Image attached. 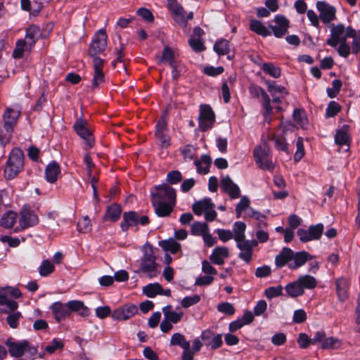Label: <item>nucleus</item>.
I'll list each match as a JSON object with an SVG mask.
<instances>
[{
    "label": "nucleus",
    "instance_id": "nucleus-1",
    "mask_svg": "<svg viewBox=\"0 0 360 360\" xmlns=\"http://www.w3.org/2000/svg\"><path fill=\"white\" fill-rule=\"evenodd\" d=\"M151 196L155 214L160 217L169 216L176 203L175 190L167 184L159 185L151 191Z\"/></svg>",
    "mask_w": 360,
    "mask_h": 360
},
{
    "label": "nucleus",
    "instance_id": "nucleus-2",
    "mask_svg": "<svg viewBox=\"0 0 360 360\" xmlns=\"http://www.w3.org/2000/svg\"><path fill=\"white\" fill-rule=\"evenodd\" d=\"M330 34L327 39L326 43L331 47H337L338 54L344 58H347L351 53V47L347 39L349 38L350 30H354L351 26L345 27L344 25L340 23L338 25L332 24L330 27Z\"/></svg>",
    "mask_w": 360,
    "mask_h": 360
},
{
    "label": "nucleus",
    "instance_id": "nucleus-3",
    "mask_svg": "<svg viewBox=\"0 0 360 360\" xmlns=\"http://www.w3.org/2000/svg\"><path fill=\"white\" fill-rule=\"evenodd\" d=\"M143 255L141 258L139 271L148 278L157 277L160 273L159 264L156 262L154 250L148 243L142 246Z\"/></svg>",
    "mask_w": 360,
    "mask_h": 360
},
{
    "label": "nucleus",
    "instance_id": "nucleus-4",
    "mask_svg": "<svg viewBox=\"0 0 360 360\" xmlns=\"http://www.w3.org/2000/svg\"><path fill=\"white\" fill-rule=\"evenodd\" d=\"M20 110L18 108H7L3 114V126L0 129V143L2 146L7 144L20 115Z\"/></svg>",
    "mask_w": 360,
    "mask_h": 360
},
{
    "label": "nucleus",
    "instance_id": "nucleus-5",
    "mask_svg": "<svg viewBox=\"0 0 360 360\" xmlns=\"http://www.w3.org/2000/svg\"><path fill=\"white\" fill-rule=\"evenodd\" d=\"M24 154L19 148H14L10 153L6 164L4 176L7 179H14L23 169Z\"/></svg>",
    "mask_w": 360,
    "mask_h": 360
},
{
    "label": "nucleus",
    "instance_id": "nucleus-6",
    "mask_svg": "<svg viewBox=\"0 0 360 360\" xmlns=\"http://www.w3.org/2000/svg\"><path fill=\"white\" fill-rule=\"evenodd\" d=\"M253 156L256 164L261 169L271 170L274 168V164L272 161L270 148L266 143H262L257 146L253 150Z\"/></svg>",
    "mask_w": 360,
    "mask_h": 360
},
{
    "label": "nucleus",
    "instance_id": "nucleus-7",
    "mask_svg": "<svg viewBox=\"0 0 360 360\" xmlns=\"http://www.w3.org/2000/svg\"><path fill=\"white\" fill-rule=\"evenodd\" d=\"M9 296L18 298L21 296V292L19 289L11 287L0 290V306L3 307L1 309L3 313L16 310L18 307V302L11 300Z\"/></svg>",
    "mask_w": 360,
    "mask_h": 360
},
{
    "label": "nucleus",
    "instance_id": "nucleus-8",
    "mask_svg": "<svg viewBox=\"0 0 360 360\" xmlns=\"http://www.w3.org/2000/svg\"><path fill=\"white\" fill-rule=\"evenodd\" d=\"M6 345L8 347L10 355L15 358L21 357L26 352L31 354L37 353V348L32 347L26 340L14 341L13 338H8L6 341Z\"/></svg>",
    "mask_w": 360,
    "mask_h": 360
},
{
    "label": "nucleus",
    "instance_id": "nucleus-9",
    "mask_svg": "<svg viewBox=\"0 0 360 360\" xmlns=\"http://www.w3.org/2000/svg\"><path fill=\"white\" fill-rule=\"evenodd\" d=\"M214 207L215 205L212 202V200L210 198H205L194 202L192 210L198 216H201L204 213L205 220L207 221H212L215 220L217 216Z\"/></svg>",
    "mask_w": 360,
    "mask_h": 360
},
{
    "label": "nucleus",
    "instance_id": "nucleus-10",
    "mask_svg": "<svg viewBox=\"0 0 360 360\" xmlns=\"http://www.w3.org/2000/svg\"><path fill=\"white\" fill-rule=\"evenodd\" d=\"M167 8L174 20L181 26L186 27L188 20L193 18V13L191 11L187 14L176 0H167Z\"/></svg>",
    "mask_w": 360,
    "mask_h": 360
},
{
    "label": "nucleus",
    "instance_id": "nucleus-11",
    "mask_svg": "<svg viewBox=\"0 0 360 360\" xmlns=\"http://www.w3.org/2000/svg\"><path fill=\"white\" fill-rule=\"evenodd\" d=\"M150 222L149 218L146 215L139 216L134 211L127 212L123 214V219L120 223L121 229L127 231L129 227L136 226L138 224L146 226Z\"/></svg>",
    "mask_w": 360,
    "mask_h": 360
},
{
    "label": "nucleus",
    "instance_id": "nucleus-12",
    "mask_svg": "<svg viewBox=\"0 0 360 360\" xmlns=\"http://www.w3.org/2000/svg\"><path fill=\"white\" fill-rule=\"evenodd\" d=\"M108 35L104 29H100L94 36L89 49V54L94 56L101 53L107 46Z\"/></svg>",
    "mask_w": 360,
    "mask_h": 360
},
{
    "label": "nucleus",
    "instance_id": "nucleus-13",
    "mask_svg": "<svg viewBox=\"0 0 360 360\" xmlns=\"http://www.w3.org/2000/svg\"><path fill=\"white\" fill-rule=\"evenodd\" d=\"M73 128L77 134L84 141L88 148H90L94 146L95 140L86 120L82 117L78 118L74 123Z\"/></svg>",
    "mask_w": 360,
    "mask_h": 360
},
{
    "label": "nucleus",
    "instance_id": "nucleus-14",
    "mask_svg": "<svg viewBox=\"0 0 360 360\" xmlns=\"http://www.w3.org/2000/svg\"><path fill=\"white\" fill-rule=\"evenodd\" d=\"M323 228L322 224H317L310 226L308 229H299L297 234L300 240L302 243L319 240L323 234Z\"/></svg>",
    "mask_w": 360,
    "mask_h": 360
},
{
    "label": "nucleus",
    "instance_id": "nucleus-15",
    "mask_svg": "<svg viewBox=\"0 0 360 360\" xmlns=\"http://www.w3.org/2000/svg\"><path fill=\"white\" fill-rule=\"evenodd\" d=\"M215 121L214 113L209 105L200 106L198 117L199 128L201 131H207L212 127Z\"/></svg>",
    "mask_w": 360,
    "mask_h": 360
},
{
    "label": "nucleus",
    "instance_id": "nucleus-16",
    "mask_svg": "<svg viewBox=\"0 0 360 360\" xmlns=\"http://www.w3.org/2000/svg\"><path fill=\"white\" fill-rule=\"evenodd\" d=\"M39 223L37 215L29 208H24L20 214L19 226L15 228V233L34 226Z\"/></svg>",
    "mask_w": 360,
    "mask_h": 360
},
{
    "label": "nucleus",
    "instance_id": "nucleus-17",
    "mask_svg": "<svg viewBox=\"0 0 360 360\" xmlns=\"http://www.w3.org/2000/svg\"><path fill=\"white\" fill-rule=\"evenodd\" d=\"M200 339L204 345L212 350L217 349L223 345L222 334L216 333L210 329L202 330L200 334Z\"/></svg>",
    "mask_w": 360,
    "mask_h": 360
},
{
    "label": "nucleus",
    "instance_id": "nucleus-18",
    "mask_svg": "<svg viewBox=\"0 0 360 360\" xmlns=\"http://www.w3.org/2000/svg\"><path fill=\"white\" fill-rule=\"evenodd\" d=\"M250 92L257 97L261 95L262 99V106L264 109V119L266 122L270 123L271 121L273 108L271 105V99L269 96L264 91L262 88L258 86H253L250 88Z\"/></svg>",
    "mask_w": 360,
    "mask_h": 360
},
{
    "label": "nucleus",
    "instance_id": "nucleus-19",
    "mask_svg": "<svg viewBox=\"0 0 360 360\" xmlns=\"http://www.w3.org/2000/svg\"><path fill=\"white\" fill-rule=\"evenodd\" d=\"M316 7L323 23L329 24L336 19V8L333 6L323 1H319Z\"/></svg>",
    "mask_w": 360,
    "mask_h": 360
},
{
    "label": "nucleus",
    "instance_id": "nucleus-20",
    "mask_svg": "<svg viewBox=\"0 0 360 360\" xmlns=\"http://www.w3.org/2000/svg\"><path fill=\"white\" fill-rule=\"evenodd\" d=\"M236 247L239 249L238 258L246 263H250L252 259L253 249L257 245L255 240H243L236 242Z\"/></svg>",
    "mask_w": 360,
    "mask_h": 360
},
{
    "label": "nucleus",
    "instance_id": "nucleus-21",
    "mask_svg": "<svg viewBox=\"0 0 360 360\" xmlns=\"http://www.w3.org/2000/svg\"><path fill=\"white\" fill-rule=\"evenodd\" d=\"M219 186L221 191L226 193L231 199L235 200L240 197L239 186L229 175L221 176Z\"/></svg>",
    "mask_w": 360,
    "mask_h": 360
},
{
    "label": "nucleus",
    "instance_id": "nucleus-22",
    "mask_svg": "<svg viewBox=\"0 0 360 360\" xmlns=\"http://www.w3.org/2000/svg\"><path fill=\"white\" fill-rule=\"evenodd\" d=\"M275 25H269L271 33L277 38L283 37L289 27V20L283 15H276L274 17Z\"/></svg>",
    "mask_w": 360,
    "mask_h": 360
},
{
    "label": "nucleus",
    "instance_id": "nucleus-23",
    "mask_svg": "<svg viewBox=\"0 0 360 360\" xmlns=\"http://www.w3.org/2000/svg\"><path fill=\"white\" fill-rule=\"evenodd\" d=\"M104 60L98 56H94L93 68L94 75L92 79V88L95 89L105 82V75L103 71Z\"/></svg>",
    "mask_w": 360,
    "mask_h": 360
},
{
    "label": "nucleus",
    "instance_id": "nucleus-24",
    "mask_svg": "<svg viewBox=\"0 0 360 360\" xmlns=\"http://www.w3.org/2000/svg\"><path fill=\"white\" fill-rule=\"evenodd\" d=\"M169 344L171 346H179L183 349L181 354L182 360L184 359H188L191 356L190 341L186 340V337L183 334L180 333H174L171 337Z\"/></svg>",
    "mask_w": 360,
    "mask_h": 360
},
{
    "label": "nucleus",
    "instance_id": "nucleus-25",
    "mask_svg": "<svg viewBox=\"0 0 360 360\" xmlns=\"http://www.w3.org/2000/svg\"><path fill=\"white\" fill-rule=\"evenodd\" d=\"M137 312V307L134 304L123 305L115 310L111 314L112 319L124 321L132 317Z\"/></svg>",
    "mask_w": 360,
    "mask_h": 360
},
{
    "label": "nucleus",
    "instance_id": "nucleus-26",
    "mask_svg": "<svg viewBox=\"0 0 360 360\" xmlns=\"http://www.w3.org/2000/svg\"><path fill=\"white\" fill-rule=\"evenodd\" d=\"M49 308L57 323H60L70 315L68 303L63 304L60 302H55Z\"/></svg>",
    "mask_w": 360,
    "mask_h": 360
},
{
    "label": "nucleus",
    "instance_id": "nucleus-27",
    "mask_svg": "<svg viewBox=\"0 0 360 360\" xmlns=\"http://www.w3.org/2000/svg\"><path fill=\"white\" fill-rule=\"evenodd\" d=\"M314 257L306 251L293 252L292 262L289 264V269L295 270L304 266L307 262L311 260Z\"/></svg>",
    "mask_w": 360,
    "mask_h": 360
},
{
    "label": "nucleus",
    "instance_id": "nucleus-28",
    "mask_svg": "<svg viewBox=\"0 0 360 360\" xmlns=\"http://www.w3.org/2000/svg\"><path fill=\"white\" fill-rule=\"evenodd\" d=\"M350 283L348 278L340 277L335 281V290L340 301L344 302L349 297Z\"/></svg>",
    "mask_w": 360,
    "mask_h": 360
},
{
    "label": "nucleus",
    "instance_id": "nucleus-29",
    "mask_svg": "<svg viewBox=\"0 0 360 360\" xmlns=\"http://www.w3.org/2000/svg\"><path fill=\"white\" fill-rule=\"evenodd\" d=\"M293 258V251L288 248H283L281 252L275 257V264L278 268H282L285 265L289 267V264L292 262Z\"/></svg>",
    "mask_w": 360,
    "mask_h": 360
},
{
    "label": "nucleus",
    "instance_id": "nucleus-30",
    "mask_svg": "<svg viewBox=\"0 0 360 360\" xmlns=\"http://www.w3.org/2000/svg\"><path fill=\"white\" fill-rule=\"evenodd\" d=\"M164 318L169 320L174 324H176L180 322L184 315L183 311L180 310L179 308L174 311L172 309V306L169 304L167 305L162 309Z\"/></svg>",
    "mask_w": 360,
    "mask_h": 360
},
{
    "label": "nucleus",
    "instance_id": "nucleus-31",
    "mask_svg": "<svg viewBox=\"0 0 360 360\" xmlns=\"http://www.w3.org/2000/svg\"><path fill=\"white\" fill-rule=\"evenodd\" d=\"M67 303L68 307L70 310V314L72 312H75L82 317H86L88 316L90 314L89 309L84 305L82 301L70 300Z\"/></svg>",
    "mask_w": 360,
    "mask_h": 360
},
{
    "label": "nucleus",
    "instance_id": "nucleus-32",
    "mask_svg": "<svg viewBox=\"0 0 360 360\" xmlns=\"http://www.w3.org/2000/svg\"><path fill=\"white\" fill-rule=\"evenodd\" d=\"M34 46H29V42L22 39H18L13 51V57L15 59L22 58L25 53H30Z\"/></svg>",
    "mask_w": 360,
    "mask_h": 360
},
{
    "label": "nucleus",
    "instance_id": "nucleus-33",
    "mask_svg": "<svg viewBox=\"0 0 360 360\" xmlns=\"http://www.w3.org/2000/svg\"><path fill=\"white\" fill-rule=\"evenodd\" d=\"M229 257V249L226 247L214 248L210 257L211 262L217 265L224 263V259Z\"/></svg>",
    "mask_w": 360,
    "mask_h": 360
},
{
    "label": "nucleus",
    "instance_id": "nucleus-34",
    "mask_svg": "<svg viewBox=\"0 0 360 360\" xmlns=\"http://www.w3.org/2000/svg\"><path fill=\"white\" fill-rule=\"evenodd\" d=\"M60 173V165L53 161L50 162L46 167L45 169V178L49 183H54L58 179V176Z\"/></svg>",
    "mask_w": 360,
    "mask_h": 360
},
{
    "label": "nucleus",
    "instance_id": "nucleus-35",
    "mask_svg": "<svg viewBox=\"0 0 360 360\" xmlns=\"http://www.w3.org/2000/svg\"><path fill=\"white\" fill-rule=\"evenodd\" d=\"M213 49L219 56L227 55V58L229 60H232L233 58V55H229L231 46L229 41L226 39H221L217 40L214 44Z\"/></svg>",
    "mask_w": 360,
    "mask_h": 360
},
{
    "label": "nucleus",
    "instance_id": "nucleus-36",
    "mask_svg": "<svg viewBox=\"0 0 360 360\" xmlns=\"http://www.w3.org/2000/svg\"><path fill=\"white\" fill-rule=\"evenodd\" d=\"M250 30L263 37L270 36L271 31L268 29L260 20L252 19L250 20Z\"/></svg>",
    "mask_w": 360,
    "mask_h": 360
},
{
    "label": "nucleus",
    "instance_id": "nucleus-37",
    "mask_svg": "<svg viewBox=\"0 0 360 360\" xmlns=\"http://www.w3.org/2000/svg\"><path fill=\"white\" fill-rule=\"evenodd\" d=\"M41 35L40 28L37 25H30L26 29L25 37L23 39L25 41L29 42V46L35 45L37 41Z\"/></svg>",
    "mask_w": 360,
    "mask_h": 360
},
{
    "label": "nucleus",
    "instance_id": "nucleus-38",
    "mask_svg": "<svg viewBox=\"0 0 360 360\" xmlns=\"http://www.w3.org/2000/svg\"><path fill=\"white\" fill-rule=\"evenodd\" d=\"M211 163V158L207 155H202L200 160H195L194 161L197 172L202 174H206L210 172Z\"/></svg>",
    "mask_w": 360,
    "mask_h": 360
},
{
    "label": "nucleus",
    "instance_id": "nucleus-39",
    "mask_svg": "<svg viewBox=\"0 0 360 360\" xmlns=\"http://www.w3.org/2000/svg\"><path fill=\"white\" fill-rule=\"evenodd\" d=\"M122 213V207L120 205L117 204H112L110 206L107 207L104 219L105 220H110L112 221H117Z\"/></svg>",
    "mask_w": 360,
    "mask_h": 360
},
{
    "label": "nucleus",
    "instance_id": "nucleus-40",
    "mask_svg": "<svg viewBox=\"0 0 360 360\" xmlns=\"http://www.w3.org/2000/svg\"><path fill=\"white\" fill-rule=\"evenodd\" d=\"M267 86V90L271 96H281L285 97L288 94V91L285 87L277 84L275 82L266 80L265 82Z\"/></svg>",
    "mask_w": 360,
    "mask_h": 360
},
{
    "label": "nucleus",
    "instance_id": "nucleus-41",
    "mask_svg": "<svg viewBox=\"0 0 360 360\" xmlns=\"http://www.w3.org/2000/svg\"><path fill=\"white\" fill-rule=\"evenodd\" d=\"M245 223L238 221L233 224L232 233L236 243L245 240Z\"/></svg>",
    "mask_w": 360,
    "mask_h": 360
},
{
    "label": "nucleus",
    "instance_id": "nucleus-42",
    "mask_svg": "<svg viewBox=\"0 0 360 360\" xmlns=\"http://www.w3.org/2000/svg\"><path fill=\"white\" fill-rule=\"evenodd\" d=\"M261 70L270 77L277 79L281 77V68L272 63H262L260 65Z\"/></svg>",
    "mask_w": 360,
    "mask_h": 360
},
{
    "label": "nucleus",
    "instance_id": "nucleus-43",
    "mask_svg": "<svg viewBox=\"0 0 360 360\" xmlns=\"http://www.w3.org/2000/svg\"><path fill=\"white\" fill-rule=\"evenodd\" d=\"M297 280L304 291V289H314L317 285L316 279L314 276L308 274L300 276Z\"/></svg>",
    "mask_w": 360,
    "mask_h": 360
},
{
    "label": "nucleus",
    "instance_id": "nucleus-44",
    "mask_svg": "<svg viewBox=\"0 0 360 360\" xmlns=\"http://www.w3.org/2000/svg\"><path fill=\"white\" fill-rule=\"evenodd\" d=\"M285 290L287 295L290 297H297L304 293L297 280L288 283L285 286Z\"/></svg>",
    "mask_w": 360,
    "mask_h": 360
},
{
    "label": "nucleus",
    "instance_id": "nucleus-45",
    "mask_svg": "<svg viewBox=\"0 0 360 360\" xmlns=\"http://www.w3.org/2000/svg\"><path fill=\"white\" fill-rule=\"evenodd\" d=\"M18 215L13 211H8L4 214L0 219V225L6 229H11L16 222Z\"/></svg>",
    "mask_w": 360,
    "mask_h": 360
},
{
    "label": "nucleus",
    "instance_id": "nucleus-46",
    "mask_svg": "<svg viewBox=\"0 0 360 360\" xmlns=\"http://www.w3.org/2000/svg\"><path fill=\"white\" fill-rule=\"evenodd\" d=\"M348 127L344 125L340 129L337 130L335 141L339 146H348L349 137L347 132Z\"/></svg>",
    "mask_w": 360,
    "mask_h": 360
},
{
    "label": "nucleus",
    "instance_id": "nucleus-47",
    "mask_svg": "<svg viewBox=\"0 0 360 360\" xmlns=\"http://www.w3.org/2000/svg\"><path fill=\"white\" fill-rule=\"evenodd\" d=\"M6 314H8L6 317V323L10 328L15 329L19 326L20 320L22 317L21 312L14 311H8Z\"/></svg>",
    "mask_w": 360,
    "mask_h": 360
},
{
    "label": "nucleus",
    "instance_id": "nucleus-48",
    "mask_svg": "<svg viewBox=\"0 0 360 360\" xmlns=\"http://www.w3.org/2000/svg\"><path fill=\"white\" fill-rule=\"evenodd\" d=\"M161 246L165 251L172 254L178 253L181 249V244L172 238L162 241Z\"/></svg>",
    "mask_w": 360,
    "mask_h": 360
},
{
    "label": "nucleus",
    "instance_id": "nucleus-49",
    "mask_svg": "<svg viewBox=\"0 0 360 360\" xmlns=\"http://www.w3.org/2000/svg\"><path fill=\"white\" fill-rule=\"evenodd\" d=\"M160 290H162V285L158 283H149L143 288V294L150 298L160 295Z\"/></svg>",
    "mask_w": 360,
    "mask_h": 360
},
{
    "label": "nucleus",
    "instance_id": "nucleus-50",
    "mask_svg": "<svg viewBox=\"0 0 360 360\" xmlns=\"http://www.w3.org/2000/svg\"><path fill=\"white\" fill-rule=\"evenodd\" d=\"M55 266L49 259H44L38 267L39 274L41 276L46 277L53 272Z\"/></svg>",
    "mask_w": 360,
    "mask_h": 360
},
{
    "label": "nucleus",
    "instance_id": "nucleus-51",
    "mask_svg": "<svg viewBox=\"0 0 360 360\" xmlns=\"http://www.w3.org/2000/svg\"><path fill=\"white\" fill-rule=\"evenodd\" d=\"M349 38L352 39V43L351 50L352 52L354 54L360 52V34L357 32V31L354 30H350L349 32Z\"/></svg>",
    "mask_w": 360,
    "mask_h": 360
},
{
    "label": "nucleus",
    "instance_id": "nucleus-52",
    "mask_svg": "<svg viewBox=\"0 0 360 360\" xmlns=\"http://www.w3.org/2000/svg\"><path fill=\"white\" fill-rule=\"evenodd\" d=\"M209 230L207 223L200 221L194 222L191 227V234L193 236H202Z\"/></svg>",
    "mask_w": 360,
    "mask_h": 360
},
{
    "label": "nucleus",
    "instance_id": "nucleus-53",
    "mask_svg": "<svg viewBox=\"0 0 360 360\" xmlns=\"http://www.w3.org/2000/svg\"><path fill=\"white\" fill-rule=\"evenodd\" d=\"M341 346V341L335 338H326L321 344V348L323 349H336Z\"/></svg>",
    "mask_w": 360,
    "mask_h": 360
},
{
    "label": "nucleus",
    "instance_id": "nucleus-54",
    "mask_svg": "<svg viewBox=\"0 0 360 360\" xmlns=\"http://www.w3.org/2000/svg\"><path fill=\"white\" fill-rule=\"evenodd\" d=\"M250 205V200L248 196L244 195L240 198V201L236 206V214L237 218H240L242 215L243 212L245 211L249 208Z\"/></svg>",
    "mask_w": 360,
    "mask_h": 360
},
{
    "label": "nucleus",
    "instance_id": "nucleus-55",
    "mask_svg": "<svg viewBox=\"0 0 360 360\" xmlns=\"http://www.w3.org/2000/svg\"><path fill=\"white\" fill-rule=\"evenodd\" d=\"M162 62L167 63L170 67L174 66L176 63L173 51L169 47H165L161 58Z\"/></svg>",
    "mask_w": 360,
    "mask_h": 360
},
{
    "label": "nucleus",
    "instance_id": "nucleus-56",
    "mask_svg": "<svg viewBox=\"0 0 360 360\" xmlns=\"http://www.w3.org/2000/svg\"><path fill=\"white\" fill-rule=\"evenodd\" d=\"M184 159L186 162L194 160L195 156V148L192 145H186L181 149Z\"/></svg>",
    "mask_w": 360,
    "mask_h": 360
},
{
    "label": "nucleus",
    "instance_id": "nucleus-57",
    "mask_svg": "<svg viewBox=\"0 0 360 360\" xmlns=\"http://www.w3.org/2000/svg\"><path fill=\"white\" fill-rule=\"evenodd\" d=\"M271 139L274 141L275 148L278 150L284 151L288 153V144L284 138L276 135H272Z\"/></svg>",
    "mask_w": 360,
    "mask_h": 360
},
{
    "label": "nucleus",
    "instance_id": "nucleus-58",
    "mask_svg": "<svg viewBox=\"0 0 360 360\" xmlns=\"http://www.w3.org/2000/svg\"><path fill=\"white\" fill-rule=\"evenodd\" d=\"M200 301V296L199 295H193L192 296H186L184 297L181 301V305L184 308H188Z\"/></svg>",
    "mask_w": 360,
    "mask_h": 360
},
{
    "label": "nucleus",
    "instance_id": "nucleus-59",
    "mask_svg": "<svg viewBox=\"0 0 360 360\" xmlns=\"http://www.w3.org/2000/svg\"><path fill=\"white\" fill-rule=\"evenodd\" d=\"M283 288L279 285L275 287H269L264 291L266 298L271 300L272 298L281 296L283 295Z\"/></svg>",
    "mask_w": 360,
    "mask_h": 360
},
{
    "label": "nucleus",
    "instance_id": "nucleus-60",
    "mask_svg": "<svg viewBox=\"0 0 360 360\" xmlns=\"http://www.w3.org/2000/svg\"><path fill=\"white\" fill-rule=\"evenodd\" d=\"M203 345L204 343L201 340L200 336L199 338H195V339H193L192 341V348L190 347L191 356L189 357V359H184V360H193L195 354L198 352Z\"/></svg>",
    "mask_w": 360,
    "mask_h": 360
},
{
    "label": "nucleus",
    "instance_id": "nucleus-61",
    "mask_svg": "<svg viewBox=\"0 0 360 360\" xmlns=\"http://www.w3.org/2000/svg\"><path fill=\"white\" fill-rule=\"evenodd\" d=\"M77 228L79 232L88 233L91 230V223L90 219L86 216L78 221Z\"/></svg>",
    "mask_w": 360,
    "mask_h": 360
},
{
    "label": "nucleus",
    "instance_id": "nucleus-62",
    "mask_svg": "<svg viewBox=\"0 0 360 360\" xmlns=\"http://www.w3.org/2000/svg\"><path fill=\"white\" fill-rule=\"evenodd\" d=\"M293 119L300 124L302 127H304L307 123L305 113L300 109H295L293 111Z\"/></svg>",
    "mask_w": 360,
    "mask_h": 360
},
{
    "label": "nucleus",
    "instance_id": "nucleus-63",
    "mask_svg": "<svg viewBox=\"0 0 360 360\" xmlns=\"http://www.w3.org/2000/svg\"><path fill=\"white\" fill-rule=\"evenodd\" d=\"M217 234L219 240L226 243L233 238V234L231 231L227 229H217L214 231Z\"/></svg>",
    "mask_w": 360,
    "mask_h": 360
},
{
    "label": "nucleus",
    "instance_id": "nucleus-64",
    "mask_svg": "<svg viewBox=\"0 0 360 360\" xmlns=\"http://www.w3.org/2000/svg\"><path fill=\"white\" fill-rule=\"evenodd\" d=\"M188 44L193 51L200 52L205 50L204 44L200 38L191 37L188 40Z\"/></svg>",
    "mask_w": 360,
    "mask_h": 360
}]
</instances>
